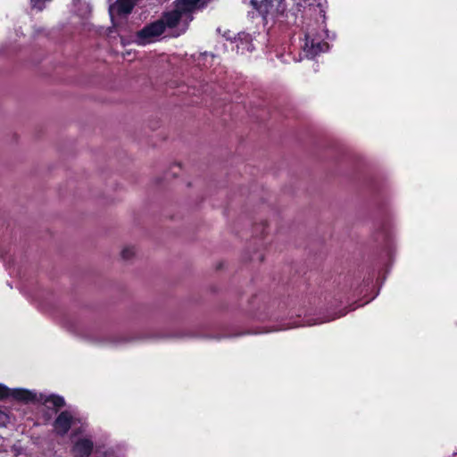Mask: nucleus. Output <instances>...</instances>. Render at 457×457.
I'll return each mask as SVG.
<instances>
[{"label":"nucleus","instance_id":"nucleus-4","mask_svg":"<svg viewBox=\"0 0 457 457\" xmlns=\"http://www.w3.org/2000/svg\"><path fill=\"white\" fill-rule=\"evenodd\" d=\"M161 20H157L146 26L137 32V37L143 43L149 42L153 37L161 36L164 31L165 28Z\"/></svg>","mask_w":457,"mask_h":457},{"label":"nucleus","instance_id":"nucleus-2","mask_svg":"<svg viewBox=\"0 0 457 457\" xmlns=\"http://www.w3.org/2000/svg\"><path fill=\"white\" fill-rule=\"evenodd\" d=\"M174 7L183 15L187 16L189 21L193 20L192 13L196 11L204 8L208 1L207 0H175Z\"/></svg>","mask_w":457,"mask_h":457},{"label":"nucleus","instance_id":"nucleus-8","mask_svg":"<svg viewBox=\"0 0 457 457\" xmlns=\"http://www.w3.org/2000/svg\"><path fill=\"white\" fill-rule=\"evenodd\" d=\"M325 47H328L327 43H324V42L315 43L313 39H312L311 41H309L308 38L306 39L305 50H306L308 55H311L312 57L316 56L320 53L323 52Z\"/></svg>","mask_w":457,"mask_h":457},{"label":"nucleus","instance_id":"nucleus-9","mask_svg":"<svg viewBox=\"0 0 457 457\" xmlns=\"http://www.w3.org/2000/svg\"><path fill=\"white\" fill-rule=\"evenodd\" d=\"M267 226H268L267 221H262L260 224H255L253 226V232L257 233L260 231V236L262 237H264V235L266 233Z\"/></svg>","mask_w":457,"mask_h":457},{"label":"nucleus","instance_id":"nucleus-5","mask_svg":"<svg viewBox=\"0 0 457 457\" xmlns=\"http://www.w3.org/2000/svg\"><path fill=\"white\" fill-rule=\"evenodd\" d=\"M94 443L89 438H79L78 439L71 449V452L75 457H89L93 453Z\"/></svg>","mask_w":457,"mask_h":457},{"label":"nucleus","instance_id":"nucleus-1","mask_svg":"<svg viewBox=\"0 0 457 457\" xmlns=\"http://www.w3.org/2000/svg\"><path fill=\"white\" fill-rule=\"evenodd\" d=\"M10 397L26 403H39L44 404L48 410L51 408L48 405L50 403L52 404L53 410L55 413L66 405L64 398L61 395L54 394H51L49 395L39 394V395H37L36 393L24 388L10 389Z\"/></svg>","mask_w":457,"mask_h":457},{"label":"nucleus","instance_id":"nucleus-10","mask_svg":"<svg viewBox=\"0 0 457 457\" xmlns=\"http://www.w3.org/2000/svg\"><path fill=\"white\" fill-rule=\"evenodd\" d=\"M135 251L133 247H125L121 251V258L123 260H129L132 256H134Z\"/></svg>","mask_w":457,"mask_h":457},{"label":"nucleus","instance_id":"nucleus-12","mask_svg":"<svg viewBox=\"0 0 457 457\" xmlns=\"http://www.w3.org/2000/svg\"><path fill=\"white\" fill-rule=\"evenodd\" d=\"M7 419V415L4 411H0V426L4 425Z\"/></svg>","mask_w":457,"mask_h":457},{"label":"nucleus","instance_id":"nucleus-14","mask_svg":"<svg viewBox=\"0 0 457 457\" xmlns=\"http://www.w3.org/2000/svg\"><path fill=\"white\" fill-rule=\"evenodd\" d=\"M259 260H260V262H262L263 261V255H260Z\"/></svg>","mask_w":457,"mask_h":457},{"label":"nucleus","instance_id":"nucleus-3","mask_svg":"<svg viewBox=\"0 0 457 457\" xmlns=\"http://www.w3.org/2000/svg\"><path fill=\"white\" fill-rule=\"evenodd\" d=\"M74 423V417L70 411H62L53 422L56 435L64 436L68 434Z\"/></svg>","mask_w":457,"mask_h":457},{"label":"nucleus","instance_id":"nucleus-6","mask_svg":"<svg viewBox=\"0 0 457 457\" xmlns=\"http://www.w3.org/2000/svg\"><path fill=\"white\" fill-rule=\"evenodd\" d=\"M183 15L174 7L171 11L164 12L160 20L163 22L165 29H173L177 27Z\"/></svg>","mask_w":457,"mask_h":457},{"label":"nucleus","instance_id":"nucleus-11","mask_svg":"<svg viewBox=\"0 0 457 457\" xmlns=\"http://www.w3.org/2000/svg\"><path fill=\"white\" fill-rule=\"evenodd\" d=\"M10 397V388L6 386L0 384V400Z\"/></svg>","mask_w":457,"mask_h":457},{"label":"nucleus","instance_id":"nucleus-7","mask_svg":"<svg viewBox=\"0 0 457 457\" xmlns=\"http://www.w3.org/2000/svg\"><path fill=\"white\" fill-rule=\"evenodd\" d=\"M136 4L137 1L134 0H117L115 4L110 7V12L112 13L113 10H116L118 15L129 14Z\"/></svg>","mask_w":457,"mask_h":457},{"label":"nucleus","instance_id":"nucleus-13","mask_svg":"<svg viewBox=\"0 0 457 457\" xmlns=\"http://www.w3.org/2000/svg\"><path fill=\"white\" fill-rule=\"evenodd\" d=\"M43 417H44V420L46 422H48L51 420L52 419V415L49 414L47 411H46L44 414H43Z\"/></svg>","mask_w":457,"mask_h":457}]
</instances>
